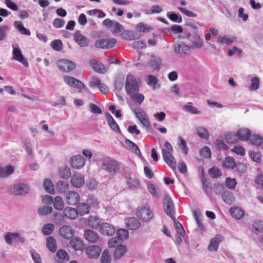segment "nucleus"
<instances>
[{
  "label": "nucleus",
  "mask_w": 263,
  "mask_h": 263,
  "mask_svg": "<svg viewBox=\"0 0 263 263\" xmlns=\"http://www.w3.org/2000/svg\"><path fill=\"white\" fill-rule=\"evenodd\" d=\"M140 80L134 76L128 74L126 79L125 88L127 95L139 92Z\"/></svg>",
  "instance_id": "1"
},
{
  "label": "nucleus",
  "mask_w": 263,
  "mask_h": 263,
  "mask_svg": "<svg viewBox=\"0 0 263 263\" xmlns=\"http://www.w3.org/2000/svg\"><path fill=\"white\" fill-rule=\"evenodd\" d=\"M137 216L143 221H148L154 216L152 210L147 207H143L139 209L136 212Z\"/></svg>",
  "instance_id": "2"
},
{
  "label": "nucleus",
  "mask_w": 263,
  "mask_h": 263,
  "mask_svg": "<svg viewBox=\"0 0 263 263\" xmlns=\"http://www.w3.org/2000/svg\"><path fill=\"white\" fill-rule=\"evenodd\" d=\"M57 64L59 69L65 72H69L73 70L76 67L74 62L65 59L58 60Z\"/></svg>",
  "instance_id": "3"
},
{
  "label": "nucleus",
  "mask_w": 263,
  "mask_h": 263,
  "mask_svg": "<svg viewBox=\"0 0 263 263\" xmlns=\"http://www.w3.org/2000/svg\"><path fill=\"white\" fill-rule=\"evenodd\" d=\"M102 169L109 173H115L119 170V165L117 161L107 158L104 160Z\"/></svg>",
  "instance_id": "4"
},
{
  "label": "nucleus",
  "mask_w": 263,
  "mask_h": 263,
  "mask_svg": "<svg viewBox=\"0 0 263 263\" xmlns=\"http://www.w3.org/2000/svg\"><path fill=\"white\" fill-rule=\"evenodd\" d=\"M173 149H162V154L164 161L174 171L176 168V162L172 155Z\"/></svg>",
  "instance_id": "5"
},
{
  "label": "nucleus",
  "mask_w": 263,
  "mask_h": 263,
  "mask_svg": "<svg viewBox=\"0 0 263 263\" xmlns=\"http://www.w3.org/2000/svg\"><path fill=\"white\" fill-rule=\"evenodd\" d=\"M114 39H98L95 43V46L98 48L109 49L113 47L115 44Z\"/></svg>",
  "instance_id": "6"
},
{
  "label": "nucleus",
  "mask_w": 263,
  "mask_h": 263,
  "mask_svg": "<svg viewBox=\"0 0 263 263\" xmlns=\"http://www.w3.org/2000/svg\"><path fill=\"white\" fill-rule=\"evenodd\" d=\"M63 79L65 83L74 88L82 89L85 87L83 82L74 77L65 76Z\"/></svg>",
  "instance_id": "7"
},
{
  "label": "nucleus",
  "mask_w": 263,
  "mask_h": 263,
  "mask_svg": "<svg viewBox=\"0 0 263 263\" xmlns=\"http://www.w3.org/2000/svg\"><path fill=\"white\" fill-rule=\"evenodd\" d=\"M12 47L13 51L12 54L13 59L20 62L25 66L27 67L28 63L23 55L21 50L18 47V45H13Z\"/></svg>",
  "instance_id": "8"
},
{
  "label": "nucleus",
  "mask_w": 263,
  "mask_h": 263,
  "mask_svg": "<svg viewBox=\"0 0 263 263\" xmlns=\"http://www.w3.org/2000/svg\"><path fill=\"white\" fill-rule=\"evenodd\" d=\"M163 204L167 215L174 219V203L170 196L166 195L164 197Z\"/></svg>",
  "instance_id": "9"
},
{
  "label": "nucleus",
  "mask_w": 263,
  "mask_h": 263,
  "mask_svg": "<svg viewBox=\"0 0 263 263\" xmlns=\"http://www.w3.org/2000/svg\"><path fill=\"white\" fill-rule=\"evenodd\" d=\"M174 49L175 53L180 57H184L190 52V47L183 43L174 44Z\"/></svg>",
  "instance_id": "10"
},
{
  "label": "nucleus",
  "mask_w": 263,
  "mask_h": 263,
  "mask_svg": "<svg viewBox=\"0 0 263 263\" xmlns=\"http://www.w3.org/2000/svg\"><path fill=\"white\" fill-rule=\"evenodd\" d=\"M59 234L63 238L70 239L74 236L75 231L71 227L64 225L60 228Z\"/></svg>",
  "instance_id": "11"
},
{
  "label": "nucleus",
  "mask_w": 263,
  "mask_h": 263,
  "mask_svg": "<svg viewBox=\"0 0 263 263\" xmlns=\"http://www.w3.org/2000/svg\"><path fill=\"white\" fill-rule=\"evenodd\" d=\"M65 200L68 204L76 205L79 203L80 196L77 192L71 191L67 193Z\"/></svg>",
  "instance_id": "12"
},
{
  "label": "nucleus",
  "mask_w": 263,
  "mask_h": 263,
  "mask_svg": "<svg viewBox=\"0 0 263 263\" xmlns=\"http://www.w3.org/2000/svg\"><path fill=\"white\" fill-rule=\"evenodd\" d=\"M74 40L76 43L82 47L88 46L89 40L85 36L82 34L80 30H76L74 34Z\"/></svg>",
  "instance_id": "13"
},
{
  "label": "nucleus",
  "mask_w": 263,
  "mask_h": 263,
  "mask_svg": "<svg viewBox=\"0 0 263 263\" xmlns=\"http://www.w3.org/2000/svg\"><path fill=\"white\" fill-rule=\"evenodd\" d=\"M28 187L27 185L23 183L14 184L10 189L11 194L15 195H25L27 193Z\"/></svg>",
  "instance_id": "14"
},
{
  "label": "nucleus",
  "mask_w": 263,
  "mask_h": 263,
  "mask_svg": "<svg viewBox=\"0 0 263 263\" xmlns=\"http://www.w3.org/2000/svg\"><path fill=\"white\" fill-rule=\"evenodd\" d=\"M6 242L10 245L12 242H20L23 243L25 240L23 237H21L17 233H7L5 236Z\"/></svg>",
  "instance_id": "15"
},
{
  "label": "nucleus",
  "mask_w": 263,
  "mask_h": 263,
  "mask_svg": "<svg viewBox=\"0 0 263 263\" xmlns=\"http://www.w3.org/2000/svg\"><path fill=\"white\" fill-rule=\"evenodd\" d=\"M70 161L71 166L75 169H80L82 168L85 163V159L81 155L74 156L71 157Z\"/></svg>",
  "instance_id": "16"
},
{
  "label": "nucleus",
  "mask_w": 263,
  "mask_h": 263,
  "mask_svg": "<svg viewBox=\"0 0 263 263\" xmlns=\"http://www.w3.org/2000/svg\"><path fill=\"white\" fill-rule=\"evenodd\" d=\"M100 231L103 235L111 236L115 234L116 230L112 225L107 222H104L100 224Z\"/></svg>",
  "instance_id": "17"
},
{
  "label": "nucleus",
  "mask_w": 263,
  "mask_h": 263,
  "mask_svg": "<svg viewBox=\"0 0 263 263\" xmlns=\"http://www.w3.org/2000/svg\"><path fill=\"white\" fill-rule=\"evenodd\" d=\"M84 237L90 243H97L100 239L98 234L91 230H85L84 233Z\"/></svg>",
  "instance_id": "18"
},
{
  "label": "nucleus",
  "mask_w": 263,
  "mask_h": 263,
  "mask_svg": "<svg viewBox=\"0 0 263 263\" xmlns=\"http://www.w3.org/2000/svg\"><path fill=\"white\" fill-rule=\"evenodd\" d=\"M84 182V178L81 174H75L71 178V183L74 187L79 188L82 187Z\"/></svg>",
  "instance_id": "19"
},
{
  "label": "nucleus",
  "mask_w": 263,
  "mask_h": 263,
  "mask_svg": "<svg viewBox=\"0 0 263 263\" xmlns=\"http://www.w3.org/2000/svg\"><path fill=\"white\" fill-rule=\"evenodd\" d=\"M191 49H199L202 47L203 41L200 36L198 34L193 35L190 39Z\"/></svg>",
  "instance_id": "20"
},
{
  "label": "nucleus",
  "mask_w": 263,
  "mask_h": 263,
  "mask_svg": "<svg viewBox=\"0 0 263 263\" xmlns=\"http://www.w3.org/2000/svg\"><path fill=\"white\" fill-rule=\"evenodd\" d=\"M126 227L129 230L138 229L140 226V221L135 217L127 218L125 220Z\"/></svg>",
  "instance_id": "21"
},
{
  "label": "nucleus",
  "mask_w": 263,
  "mask_h": 263,
  "mask_svg": "<svg viewBox=\"0 0 263 263\" xmlns=\"http://www.w3.org/2000/svg\"><path fill=\"white\" fill-rule=\"evenodd\" d=\"M78 216V212L73 208H66L63 211L62 217L70 219H74Z\"/></svg>",
  "instance_id": "22"
},
{
  "label": "nucleus",
  "mask_w": 263,
  "mask_h": 263,
  "mask_svg": "<svg viewBox=\"0 0 263 263\" xmlns=\"http://www.w3.org/2000/svg\"><path fill=\"white\" fill-rule=\"evenodd\" d=\"M101 252V248L97 246H89L86 250L87 255L89 258H97Z\"/></svg>",
  "instance_id": "23"
},
{
  "label": "nucleus",
  "mask_w": 263,
  "mask_h": 263,
  "mask_svg": "<svg viewBox=\"0 0 263 263\" xmlns=\"http://www.w3.org/2000/svg\"><path fill=\"white\" fill-rule=\"evenodd\" d=\"M105 117L107 121L108 125L110 127V128L114 130V132H118L119 133H121V130L120 129L119 126L115 121L113 117L111 116V115L108 112H106L105 114Z\"/></svg>",
  "instance_id": "24"
},
{
  "label": "nucleus",
  "mask_w": 263,
  "mask_h": 263,
  "mask_svg": "<svg viewBox=\"0 0 263 263\" xmlns=\"http://www.w3.org/2000/svg\"><path fill=\"white\" fill-rule=\"evenodd\" d=\"M223 237L220 234L216 235L210 241L208 246V249L210 251L216 250L218 247L219 244L223 240Z\"/></svg>",
  "instance_id": "25"
},
{
  "label": "nucleus",
  "mask_w": 263,
  "mask_h": 263,
  "mask_svg": "<svg viewBox=\"0 0 263 263\" xmlns=\"http://www.w3.org/2000/svg\"><path fill=\"white\" fill-rule=\"evenodd\" d=\"M70 244L75 250H83L85 247L83 240L78 237L71 239L70 241Z\"/></svg>",
  "instance_id": "26"
},
{
  "label": "nucleus",
  "mask_w": 263,
  "mask_h": 263,
  "mask_svg": "<svg viewBox=\"0 0 263 263\" xmlns=\"http://www.w3.org/2000/svg\"><path fill=\"white\" fill-rule=\"evenodd\" d=\"M251 134V133L249 129L243 128L237 130L236 136L240 140L246 141L249 139Z\"/></svg>",
  "instance_id": "27"
},
{
  "label": "nucleus",
  "mask_w": 263,
  "mask_h": 263,
  "mask_svg": "<svg viewBox=\"0 0 263 263\" xmlns=\"http://www.w3.org/2000/svg\"><path fill=\"white\" fill-rule=\"evenodd\" d=\"M236 39L235 36H227L226 35H220L217 40V43L220 44L230 45Z\"/></svg>",
  "instance_id": "28"
},
{
  "label": "nucleus",
  "mask_w": 263,
  "mask_h": 263,
  "mask_svg": "<svg viewBox=\"0 0 263 263\" xmlns=\"http://www.w3.org/2000/svg\"><path fill=\"white\" fill-rule=\"evenodd\" d=\"M127 184L129 189L132 190H136L140 186V181L139 179L135 177H129L127 178Z\"/></svg>",
  "instance_id": "29"
},
{
  "label": "nucleus",
  "mask_w": 263,
  "mask_h": 263,
  "mask_svg": "<svg viewBox=\"0 0 263 263\" xmlns=\"http://www.w3.org/2000/svg\"><path fill=\"white\" fill-rule=\"evenodd\" d=\"M196 132L197 135L201 139H208L210 136V133L204 127L198 126L196 128Z\"/></svg>",
  "instance_id": "30"
},
{
  "label": "nucleus",
  "mask_w": 263,
  "mask_h": 263,
  "mask_svg": "<svg viewBox=\"0 0 263 263\" xmlns=\"http://www.w3.org/2000/svg\"><path fill=\"white\" fill-rule=\"evenodd\" d=\"M230 212L233 217L237 219H241L245 215L244 211L238 207L231 208Z\"/></svg>",
  "instance_id": "31"
},
{
  "label": "nucleus",
  "mask_w": 263,
  "mask_h": 263,
  "mask_svg": "<svg viewBox=\"0 0 263 263\" xmlns=\"http://www.w3.org/2000/svg\"><path fill=\"white\" fill-rule=\"evenodd\" d=\"M222 166L228 169H233L236 166V163L233 158L227 157L222 160Z\"/></svg>",
  "instance_id": "32"
},
{
  "label": "nucleus",
  "mask_w": 263,
  "mask_h": 263,
  "mask_svg": "<svg viewBox=\"0 0 263 263\" xmlns=\"http://www.w3.org/2000/svg\"><path fill=\"white\" fill-rule=\"evenodd\" d=\"M127 249L125 246H118L114 251V257L116 259H119L122 257L127 252Z\"/></svg>",
  "instance_id": "33"
},
{
  "label": "nucleus",
  "mask_w": 263,
  "mask_h": 263,
  "mask_svg": "<svg viewBox=\"0 0 263 263\" xmlns=\"http://www.w3.org/2000/svg\"><path fill=\"white\" fill-rule=\"evenodd\" d=\"M161 59L157 56H152L149 62L150 66L155 70H159L160 68Z\"/></svg>",
  "instance_id": "34"
},
{
  "label": "nucleus",
  "mask_w": 263,
  "mask_h": 263,
  "mask_svg": "<svg viewBox=\"0 0 263 263\" xmlns=\"http://www.w3.org/2000/svg\"><path fill=\"white\" fill-rule=\"evenodd\" d=\"M90 64L93 69L98 73H103L105 72V68L101 63L97 62L95 60H91Z\"/></svg>",
  "instance_id": "35"
},
{
  "label": "nucleus",
  "mask_w": 263,
  "mask_h": 263,
  "mask_svg": "<svg viewBox=\"0 0 263 263\" xmlns=\"http://www.w3.org/2000/svg\"><path fill=\"white\" fill-rule=\"evenodd\" d=\"M14 25L21 34L26 35H30L31 34V32L29 30L25 28L21 22L15 21Z\"/></svg>",
  "instance_id": "36"
},
{
  "label": "nucleus",
  "mask_w": 263,
  "mask_h": 263,
  "mask_svg": "<svg viewBox=\"0 0 263 263\" xmlns=\"http://www.w3.org/2000/svg\"><path fill=\"white\" fill-rule=\"evenodd\" d=\"M250 142L254 146H259L263 143L262 137L257 134H253L250 136Z\"/></svg>",
  "instance_id": "37"
},
{
  "label": "nucleus",
  "mask_w": 263,
  "mask_h": 263,
  "mask_svg": "<svg viewBox=\"0 0 263 263\" xmlns=\"http://www.w3.org/2000/svg\"><path fill=\"white\" fill-rule=\"evenodd\" d=\"M46 245L48 249L52 252H55L57 247L55 239L52 236H49L47 238Z\"/></svg>",
  "instance_id": "38"
},
{
  "label": "nucleus",
  "mask_w": 263,
  "mask_h": 263,
  "mask_svg": "<svg viewBox=\"0 0 263 263\" xmlns=\"http://www.w3.org/2000/svg\"><path fill=\"white\" fill-rule=\"evenodd\" d=\"M14 168L12 166L8 165L5 167H0V177H6L12 174Z\"/></svg>",
  "instance_id": "39"
},
{
  "label": "nucleus",
  "mask_w": 263,
  "mask_h": 263,
  "mask_svg": "<svg viewBox=\"0 0 263 263\" xmlns=\"http://www.w3.org/2000/svg\"><path fill=\"white\" fill-rule=\"evenodd\" d=\"M222 199L226 203L232 204L234 201L235 197L232 193L225 191L222 194Z\"/></svg>",
  "instance_id": "40"
},
{
  "label": "nucleus",
  "mask_w": 263,
  "mask_h": 263,
  "mask_svg": "<svg viewBox=\"0 0 263 263\" xmlns=\"http://www.w3.org/2000/svg\"><path fill=\"white\" fill-rule=\"evenodd\" d=\"M43 186L44 188L47 192L51 194L54 193L53 184L52 183L51 180L49 179H45L44 181Z\"/></svg>",
  "instance_id": "41"
},
{
  "label": "nucleus",
  "mask_w": 263,
  "mask_h": 263,
  "mask_svg": "<svg viewBox=\"0 0 263 263\" xmlns=\"http://www.w3.org/2000/svg\"><path fill=\"white\" fill-rule=\"evenodd\" d=\"M129 96L130 97L132 100L138 104H141L144 100V96L138 92L130 94Z\"/></svg>",
  "instance_id": "42"
},
{
  "label": "nucleus",
  "mask_w": 263,
  "mask_h": 263,
  "mask_svg": "<svg viewBox=\"0 0 263 263\" xmlns=\"http://www.w3.org/2000/svg\"><path fill=\"white\" fill-rule=\"evenodd\" d=\"M59 175L63 179L68 178L71 175V172L68 166H64L59 170Z\"/></svg>",
  "instance_id": "43"
},
{
  "label": "nucleus",
  "mask_w": 263,
  "mask_h": 263,
  "mask_svg": "<svg viewBox=\"0 0 263 263\" xmlns=\"http://www.w3.org/2000/svg\"><path fill=\"white\" fill-rule=\"evenodd\" d=\"M54 208L57 210H62L64 208V201L60 196H57L53 202Z\"/></svg>",
  "instance_id": "44"
},
{
  "label": "nucleus",
  "mask_w": 263,
  "mask_h": 263,
  "mask_svg": "<svg viewBox=\"0 0 263 263\" xmlns=\"http://www.w3.org/2000/svg\"><path fill=\"white\" fill-rule=\"evenodd\" d=\"M54 226L52 223H47L45 224L42 230L43 234L45 235H49L53 231Z\"/></svg>",
  "instance_id": "45"
},
{
  "label": "nucleus",
  "mask_w": 263,
  "mask_h": 263,
  "mask_svg": "<svg viewBox=\"0 0 263 263\" xmlns=\"http://www.w3.org/2000/svg\"><path fill=\"white\" fill-rule=\"evenodd\" d=\"M89 227L93 229H97L100 228V219L97 217H90L88 221Z\"/></svg>",
  "instance_id": "46"
},
{
  "label": "nucleus",
  "mask_w": 263,
  "mask_h": 263,
  "mask_svg": "<svg viewBox=\"0 0 263 263\" xmlns=\"http://www.w3.org/2000/svg\"><path fill=\"white\" fill-rule=\"evenodd\" d=\"M259 87V79L257 77H254L251 80V85L249 89L251 90H256Z\"/></svg>",
  "instance_id": "47"
},
{
  "label": "nucleus",
  "mask_w": 263,
  "mask_h": 263,
  "mask_svg": "<svg viewBox=\"0 0 263 263\" xmlns=\"http://www.w3.org/2000/svg\"><path fill=\"white\" fill-rule=\"evenodd\" d=\"M78 212L81 215L88 214L89 212V206L88 204L85 203H80L78 206Z\"/></svg>",
  "instance_id": "48"
},
{
  "label": "nucleus",
  "mask_w": 263,
  "mask_h": 263,
  "mask_svg": "<svg viewBox=\"0 0 263 263\" xmlns=\"http://www.w3.org/2000/svg\"><path fill=\"white\" fill-rule=\"evenodd\" d=\"M167 16L173 22L176 23H181L182 21V17L180 15L175 13L168 12L167 13Z\"/></svg>",
  "instance_id": "49"
},
{
  "label": "nucleus",
  "mask_w": 263,
  "mask_h": 263,
  "mask_svg": "<svg viewBox=\"0 0 263 263\" xmlns=\"http://www.w3.org/2000/svg\"><path fill=\"white\" fill-rule=\"evenodd\" d=\"M57 188L61 193H65L69 188V184L67 182L63 181H59L57 183Z\"/></svg>",
  "instance_id": "50"
},
{
  "label": "nucleus",
  "mask_w": 263,
  "mask_h": 263,
  "mask_svg": "<svg viewBox=\"0 0 263 263\" xmlns=\"http://www.w3.org/2000/svg\"><path fill=\"white\" fill-rule=\"evenodd\" d=\"M52 211V208L48 205H44L38 210V213L40 215H46L51 213Z\"/></svg>",
  "instance_id": "51"
},
{
  "label": "nucleus",
  "mask_w": 263,
  "mask_h": 263,
  "mask_svg": "<svg viewBox=\"0 0 263 263\" xmlns=\"http://www.w3.org/2000/svg\"><path fill=\"white\" fill-rule=\"evenodd\" d=\"M170 33L174 34L180 33L183 32V28L181 26L178 25H174L170 28H167L166 29Z\"/></svg>",
  "instance_id": "52"
},
{
  "label": "nucleus",
  "mask_w": 263,
  "mask_h": 263,
  "mask_svg": "<svg viewBox=\"0 0 263 263\" xmlns=\"http://www.w3.org/2000/svg\"><path fill=\"white\" fill-rule=\"evenodd\" d=\"M57 258L62 260H68L69 259V255L67 252L63 249H60L57 253Z\"/></svg>",
  "instance_id": "53"
},
{
  "label": "nucleus",
  "mask_w": 263,
  "mask_h": 263,
  "mask_svg": "<svg viewBox=\"0 0 263 263\" xmlns=\"http://www.w3.org/2000/svg\"><path fill=\"white\" fill-rule=\"evenodd\" d=\"M117 237H119L121 241L127 239L128 237V231L124 229H119L117 232Z\"/></svg>",
  "instance_id": "54"
},
{
  "label": "nucleus",
  "mask_w": 263,
  "mask_h": 263,
  "mask_svg": "<svg viewBox=\"0 0 263 263\" xmlns=\"http://www.w3.org/2000/svg\"><path fill=\"white\" fill-rule=\"evenodd\" d=\"M121 240L119 237L116 236L112 237L108 241V245L109 248H115L120 246L119 244L121 242Z\"/></svg>",
  "instance_id": "55"
},
{
  "label": "nucleus",
  "mask_w": 263,
  "mask_h": 263,
  "mask_svg": "<svg viewBox=\"0 0 263 263\" xmlns=\"http://www.w3.org/2000/svg\"><path fill=\"white\" fill-rule=\"evenodd\" d=\"M51 46L55 51H61L62 49V42L60 40H54L51 42Z\"/></svg>",
  "instance_id": "56"
},
{
  "label": "nucleus",
  "mask_w": 263,
  "mask_h": 263,
  "mask_svg": "<svg viewBox=\"0 0 263 263\" xmlns=\"http://www.w3.org/2000/svg\"><path fill=\"white\" fill-rule=\"evenodd\" d=\"M249 156L253 161L256 162H260L261 160V155L259 152L251 151Z\"/></svg>",
  "instance_id": "57"
},
{
  "label": "nucleus",
  "mask_w": 263,
  "mask_h": 263,
  "mask_svg": "<svg viewBox=\"0 0 263 263\" xmlns=\"http://www.w3.org/2000/svg\"><path fill=\"white\" fill-rule=\"evenodd\" d=\"M133 111L136 117L139 120H141V118L146 117L147 115L145 111L140 107L135 108Z\"/></svg>",
  "instance_id": "58"
},
{
  "label": "nucleus",
  "mask_w": 263,
  "mask_h": 263,
  "mask_svg": "<svg viewBox=\"0 0 263 263\" xmlns=\"http://www.w3.org/2000/svg\"><path fill=\"white\" fill-rule=\"evenodd\" d=\"M209 174L213 178H218L221 175V172L218 167L214 166L209 170Z\"/></svg>",
  "instance_id": "59"
},
{
  "label": "nucleus",
  "mask_w": 263,
  "mask_h": 263,
  "mask_svg": "<svg viewBox=\"0 0 263 263\" xmlns=\"http://www.w3.org/2000/svg\"><path fill=\"white\" fill-rule=\"evenodd\" d=\"M237 184V182L235 179L231 178L230 177H228L226 179V186L230 189H234L236 185Z\"/></svg>",
  "instance_id": "60"
},
{
  "label": "nucleus",
  "mask_w": 263,
  "mask_h": 263,
  "mask_svg": "<svg viewBox=\"0 0 263 263\" xmlns=\"http://www.w3.org/2000/svg\"><path fill=\"white\" fill-rule=\"evenodd\" d=\"M183 109L187 112H190L192 114L198 115L200 114V112L195 107L186 104L183 106Z\"/></svg>",
  "instance_id": "61"
},
{
  "label": "nucleus",
  "mask_w": 263,
  "mask_h": 263,
  "mask_svg": "<svg viewBox=\"0 0 263 263\" xmlns=\"http://www.w3.org/2000/svg\"><path fill=\"white\" fill-rule=\"evenodd\" d=\"M9 30V27L7 25L0 26V41L5 40L7 36V32Z\"/></svg>",
  "instance_id": "62"
},
{
  "label": "nucleus",
  "mask_w": 263,
  "mask_h": 263,
  "mask_svg": "<svg viewBox=\"0 0 263 263\" xmlns=\"http://www.w3.org/2000/svg\"><path fill=\"white\" fill-rule=\"evenodd\" d=\"M252 226L256 231L258 232L263 231V221L260 220H256L254 221Z\"/></svg>",
  "instance_id": "63"
},
{
  "label": "nucleus",
  "mask_w": 263,
  "mask_h": 263,
  "mask_svg": "<svg viewBox=\"0 0 263 263\" xmlns=\"http://www.w3.org/2000/svg\"><path fill=\"white\" fill-rule=\"evenodd\" d=\"M101 263H110V256L108 251L105 250L101 257Z\"/></svg>",
  "instance_id": "64"
}]
</instances>
